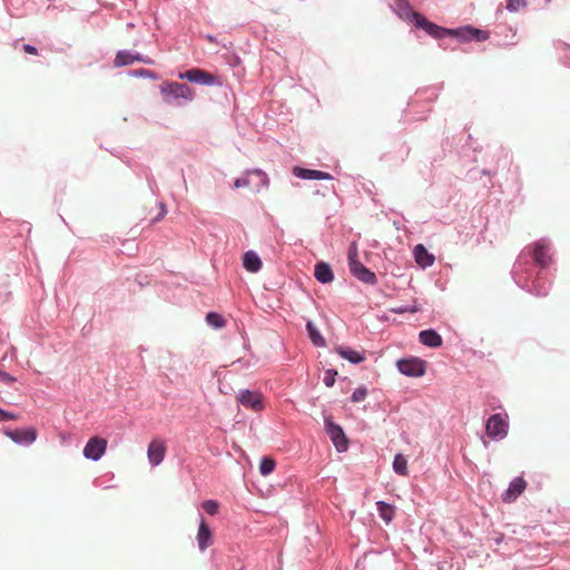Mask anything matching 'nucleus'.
<instances>
[{
    "label": "nucleus",
    "mask_w": 570,
    "mask_h": 570,
    "mask_svg": "<svg viewBox=\"0 0 570 570\" xmlns=\"http://www.w3.org/2000/svg\"><path fill=\"white\" fill-rule=\"evenodd\" d=\"M366 396H367V390L365 387H358L353 392L351 399L354 403H358V402L364 401Z\"/></svg>",
    "instance_id": "nucleus-31"
},
{
    "label": "nucleus",
    "mask_w": 570,
    "mask_h": 570,
    "mask_svg": "<svg viewBox=\"0 0 570 570\" xmlns=\"http://www.w3.org/2000/svg\"><path fill=\"white\" fill-rule=\"evenodd\" d=\"M308 337L311 342L317 347H324L326 345L325 338L322 336L320 331L316 328L312 321L306 324Z\"/></svg>",
    "instance_id": "nucleus-24"
},
{
    "label": "nucleus",
    "mask_w": 570,
    "mask_h": 570,
    "mask_svg": "<svg viewBox=\"0 0 570 570\" xmlns=\"http://www.w3.org/2000/svg\"><path fill=\"white\" fill-rule=\"evenodd\" d=\"M293 174L298 177V178H303V179H317V180H323V179H331L332 176L327 173H324V171H321V170H314V169H304V168H301V167H294L293 168Z\"/></svg>",
    "instance_id": "nucleus-18"
},
{
    "label": "nucleus",
    "mask_w": 570,
    "mask_h": 570,
    "mask_svg": "<svg viewBox=\"0 0 570 570\" xmlns=\"http://www.w3.org/2000/svg\"><path fill=\"white\" fill-rule=\"evenodd\" d=\"M203 509L210 515H215L218 512V502L215 500H206L202 503Z\"/></svg>",
    "instance_id": "nucleus-30"
},
{
    "label": "nucleus",
    "mask_w": 570,
    "mask_h": 570,
    "mask_svg": "<svg viewBox=\"0 0 570 570\" xmlns=\"http://www.w3.org/2000/svg\"><path fill=\"white\" fill-rule=\"evenodd\" d=\"M380 517L386 522H391L394 518V508L383 501L376 503Z\"/></svg>",
    "instance_id": "nucleus-26"
},
{
    "label": "nucleus",
    "mask_w": 570,
    "mask_h": 570,
    "mask_svg": "<svg viewBox=\"0 0 570 570\" xmlns=\"http://www.w3.org/2000/svg\"><path fill=\"white\" fill-rule=\"evenodd\" d=\"M206 38H207V40H208V41H210V42H214V41H215V38H214L213 36H207Z\"/></svg>",
    "instance_id": "nucleus-37"
},
{
    "label": "nucleus",
    "mask_w": 570,
    "mask_h": 570,
    "mask_svg": "<svg viewBox=\"0 0 570 570\" xmlns=\"http://www.w3.org/2000/svg\"><path fill=\"white\" fill-rule=\"evenodd\" d=\"M3 433L13 442L18 444H31L37 440V430L35 428L28 429H4Z\"/></svg>",
    "instance_id": "nucleus-9"
},
{
    "label": "nucleus",
    "mask_w": 570,
    "mask_h": 570,
    "mask_svg": "<svg viewBox=\"0 0 570 570\" xmlns=\"http://www.w3.org/2000/svg\"><path fill=\"white\" fill-rule=\"evenodd\" d=\"M23 50L26 53H29V55H37L38 51H37V48L31 46V45H23Z\"/></svg>",
    "instance_id": "nucleus-35"
},
{
    "label": "nucleus",
    "mask_w": 570,
    "mask_h": 570,
    "mask_svg": "<svg viewBox=\"0 0 570 570\" xmlns=\"http://www.w3.org/2000/svg\"><path fill=\"white\" fill-rule=\"evenodd\" d=\"M533 259L542 267H546L550 264L551 256L548 254V246L543 242L534 243Z\"/></svg>",
    "instance_id": "nucleus-17"
},
{
    "label": "nucleus",
    "mask_w": 570,
    "mask_h": 570,
    "mask_svg": "<svg viewBox=\"0 0 570 570\" xmlns=\"http://www.w3.org/2000/svg\"><path fill=\"white\" fill-rule=\"evenodd\" d=\"M139 73H140V75H146V76H149V77H153V72H151V71H149V70H141Z\"/></svg>",
    "instance_id": "nucleus-36"
},
{
    "label": "nucleus",
    "mask_w": 570,
    "mask_h": 570,
    "mask_svg": "<svg viewBox=\"0 0 570 570\" xmlns=\"http://www.w3.org/2000/svg\"><path fill=\"white\" fill-rule=\"evenodd\" d=\"M420 342L429 347H439L442 345V337L433 330L422 331L419 335Z\"/></svg>",
    "instance_id": "nucleus-22"
},
{
    "label": "nucleus",
    "mask_w": 570,
    "mask_h": 570,
    "mask_svg": "<svg viewBox=\"0 0 570 570\" xmlns=\"http://www.w3.org/2000/svg\"><path fill=\"white\" fill-rule=\"evenodd\" d=\"M267 184V177L262 170L247 171L234 181L235 188H247L253 193L259 191Z\"/></svg>",
    "instance_id": "nucleus-3"
},
{
    "label": "nucleus",
    "mask_w": 570,
    "mask_h": 570,
    "mask_svg": "<svg viewBox=\"0 0 570 570\" xmlns=\"http://www.w3.org/2000/svg\"><path fill=\"white\" fill-rule=\"evenodd\" d=\"M454 36L459 37L462 41H468L470 39H475L478 41H485L490 37L488 31L475 29L472 27L456 29L454 31Z\"/></svg>",
    "instance_id": "nucleus-14"
},
{
    "label": "nucleus",
    "mask_w": 570,
    "mask_h": 570,
    "mask_svg": "<svg viewBox=\"0 0 570 570\" xmlns=\"http://www.w3.org/2000/svg\"><path fill=\"white\" fill-rule=\"evenodd\" d=\"M507 415L500 413L491 415L485 424V433L492 440H501L508 435L509 423Z\"/></svg>",
    "instance_id": "nucleus-4"
},
{
    "label": "nucleus",
    "mask_w": 570,
    "mask_h": 570,
    "mask_svg": "<svg viewBox=\"0 0 570 570\" xmlns=\"http://www.w3.org/2000/svg\"><path fill=\"white\" fill-rule=\"evenodd\" d=\"M337 375V372L335 370H326L324 374L323 382L327 387H331L335 383V377Z\"/></svg>",
    "instance_id": "nucleus-32"
},
{
    "label": "nucleus",
    "mask_w": 570,
    "mask_h": 570,
    "mask_svg": "<svg viewBox=\"0 0 570 570\" xmlns=\"http://www.w3.org/2000/svg\"><path fill=\"white\" fill-rule=\"evenodd\" d=\"M19 415L0 409V421L18 420Z\"/></svg>",
    "instance_id": "nucleus-33"
},
{
    "label": "nucleus",
    "mask_w": 570,
    "mask_h": 570,
    "mask_svg": "<svg viewBox=\"0 0 570 570\" xmlns=\"http://www.w3.org/2000/svg\"><path fill=\"white\" fill-rule=\"evenodd\" d=\"M243 266L250 273H257L262 268V261L255 252L248 250L243 256Z\"/></svg>",
    "instance_id": "nucleus-20"
},
{
    "label": "nucleus",
    "mask_w": 570,
    "mask_h": 570,
    "mask_svg": "<svg viewBox=\"0 0 570 570\" xmlns=\"http://www.w3.org/2000/svg\"><path fill=\"white\" fill-rule=\"evenodd\" d=\"M178 77L180 79H186L190 82L200 83V85H205V86H212L215 83V80H216V77L214 75H212L210 72H208L206 70L198 69V68H193L185 72H181L178 75Z\"/></svg>",
    "instance_id": "nucleus-8"
},
{
    "label": "nucleus",
    "mask_w": 570,
    "mask_h": 570,
    "mask_svg": "<svg viewBox=\"0 0 570 570\" xmlns=\"http://www.w3.org/2000/svg\"><path fill=\"white\" fill-rule=\"evenodd\" d=\"M527 482L523 478L518 476L513 479L509 488L503 492L502 500L504 502H513L525 490Z\"/></svg>",
    "instance_id": "nucleus-13"
},
{
    "label": "nucleus",
    "mask_w": 570,
    "mask_h": 570,
    "mask_svg": "<svg viewBox=\"0 0 570 570\" xmlns=\"http://www.w3.org/2000/svg\"><path fill=\"white\" fill-rule=\"evenodd\" d=\"M135 61H142L145 63H153L151 59H145L140 55H134L130 51L122 50L119 51L115 58V66L122 67L131 65Z\"/></svg>",
    "instance_id": "nucleus-15"
},
{
    "label": "nucleus",
    "mask_w": 570,
    "mask_h": 570,
    "mask_svg": "<svg viewBox=\"0 0 570 570\" xmlns=\"http://www.w3.org/2000/svg\"><path fill=\"white\" fill-rule=\"evenodd\" d=\"M106 449L107 441L105 439L94 436L87 442L83 449V455L87 459L97 461L105 454Z\"/></svg>",
    "instance_id": "nucleus-10"
},
{
    "label": "nucleus",
    "mask_w": 570,
    "mask_h": 570,
    "mask_svg": "<svg viewBox=\"0 0 570 570\" xmlns=\"http://www.w3.org/2000/svg\"><path fill=\"white\" fill-rule=\"evenodd\" d=\"M275 469V461L272 458L265 456L259 464V471L263 475H268Z\"/></svg>",
    "instance_id": "nucleus-27"
},
{
    "label": "nucleus",
    "mask_w": 570,
    "mask_h": 570,
    "mask_svg": "<svg viewBox=\"0 0 570 570\" xmlns=\"http://www.w3.org/2000/svg\"><path fill=\"white\" fill-rule=\"evenodd\" d=\"M393 470L395 473L406 476L409 474L407 460L403 454H396L393 461Z\"/></svg>",
    "instance_id": "nucleus-25"
},
{
    "label": "nucleus",
    "mask_w": 570,
    "mask_h": 570,
    "mask_svg": "<svg viewBox=\"0 0 570 570\" xmlns=\"http://www.w3.org/2000/svg\"><path fill=\"white\" fill-rule=\"evenodd\" d=\"M397 368L406 376L420 377L425 373V362L419 357L402 358L397 361Z\"/></svg>",
    "instance_id": "nucleus-7"
},
{
    "label": "nucleus",
    "mask_w": 570,
    "mask_h": 570,
    "mask_svg": "<svg viewBox=\"0 0 570 570\" xmlns=\"http://www.w3.org/2000/svg\"><path fill=\"white\" fill-rule=\"evenodd\" d=\"M197 542L200 551L206 550L213 543V533L204 519L200 520L197 533Z\"/></svg>",
    "instance_id": "nucleus-16"
},
{
    "label": "nucleus",
    "mask_w": 570,
    "mask_h": 570,
    "mask_svg": "<svg viewBox=\"0 0 570 570\" xmlns=\"http://www.w3.org/2000/svg\"><path fill=\"white\" fill-rule=\"evenodd\" d=\"M206 321L210 326H213L215 328H219L225 325V321H224L223 316L220 314H217L214 312H210L207 314Z\"/></svg>",
    "instance_id": "nucleus-28"
},
{
    "label": "nucleus",
    "mask_w": 570,
    "mask_h": 570,
    "mask_svg": "<svg viewBox=\"0 0 570 570\" xmlns=\"http://www.w3.org/2000/svg\"><path fill=\"white\" fill-rule=\"evenodd\" d=\"M167 448L163 440L154 439L149 442L147 449V458L153 466L159 465L166 454Z\"/></svg>",
    "instance_id": "nucleus-11"
},
{
    "label": "nucleus",
    "mask_w": 570,
    "mask_h": 570,
    "mask_svg": "<svg viewBox=\"0 0 570 570\" xmlns=\"http://www.w3.org/2000/svg\"><path fill=\"white\" fill-rule=\"evenodd\" d=\"M527 6V0H509L507 3V9L511 12H517L521 9H524Z\"/></svg>",
    "instance_id": "nucleus-29"
},
{
    "label": "nucleus",
    "mask_w": 570,
    "mask_h": 570,
    "mask_svg": "<svg viewBox=\"0 0 570 570\" xmlns=\"http://www.w3.org/2000/svg\"><path fill=\"white\" fill-rule=\"evenodd\" d=\"M314 275L315 278L323 284L331 283L334 278L331 266L324 262H320L315 265Z\"/></svg>",
    "instance_id": "nucleus-21"
},
{
    "label": "nucleus",
    "mask_w": 570,
    "mask_h": 570,
    "mask_svg": "<svg viewBox=\"0 0 570 570\" xmlns=\"http://www.w3.org/2000/svg\"><path fill=\"white\" fill-rule=\"evenodd\" d=\"M238 402L246 409L261 411L263 409V396L258 392L243 390L237 396Z\"/></svg>",
    "instance_id": "nucleus-12"
},
{
    "label": "nucleus",
    "mask_w": 570,
    "mask_h": 570,
    "mask_svg": "<svg viewBox=\"0 0 570 570\" xmlns=\"http://www.w3.org/2000/svg\"><path fill=\"white\" fill-rule=\"evenodd\" d=\"M326 433L338 452H345L348 449V440L343 429L335 424L330 417L325 419Z\"/></svg>",
    "instance_id": "nucleus-6"
},
{
    "label": "nucleus",
    "mask_w": 570,
    "mask_h": 570,
    "mask_svg": "<svg viewBox=\"0 0 570 570\" xmlns=\"http://www.w3.org/2000/svg\"><path fill=\"white\" fill-rule=\"evenodd\" d=\"M348 264L351 273L357 277L361 282L366 284H375L376 276L373 272L366 268L361 262L357 259V249L355 245H352L348 250Z\"/></svg>",
    "instance_id": "nucleus-2"
},
{
    "label": "nucleus",
    "mask_w": 570,
    "mask_h": 570,
    "mask_svg": "<svg viewBox=\"0 0 570 570\" xmlns=\"http://www.w3.org/2000/svg\"><path fill=\"white\" fill-rule=\"evenodd\" d=\"M160 92L166 102H170V98L183 99L184 101H191L195 97V90L181 82H163Z\"/></svg>",
    "instance_id": "nucleus-1"
},
{
    "label": "nucleus",
    "mask_w": 570,
    "mask_h": 570,
    "mask_svg": "<svg viewBox=\"0 0 570 570\" xmlns=\"http://www.w3.org/2000/svg\"><path fill=\"white\" fill-rule=\"evenodd\" d=\"M336 353L353 364H358L365 360L362 353L350 347L338 346L336 347Z\"/></svg>",
    "instance_id": "nucleus-23"
},
{
    "label": "nucleus",
    "mask_w": 570,
    "mask_h": 570,
    "mask_svg": "<svg viewBox=\"0 0 570 570\" xmlns=\"http://www.w3.org/2000/svg\"><path fill=\"white\" fill-rule=\"evenodd\" d=\"M413 22L415 27L424 29L433 38L440 39L444 36H454V29H446L429 21L423 14L413 12Z\"/></svg>",
    "instance_id": "nucleus-5"
},
{
    "label": "nucleus",
    "mask_w": 570,
    "mask_h": 570,
    "mask_svg": "<svg viewBox=\"0 0 570 570\" xmlns=\"http://www.w3.org/2000/svg\"><path fill=\"white\" fill-rule=\"evenodd\" d=\"M415 262L423 268L431 266L434 263V256L428 249L419 244L414 247Z\"/></svg>",
    "instance_id": "nucleus-19"
},
{
    "label": "nucleus",
    "mask_w": 570,
    "mask_h": 570,
    "mask_svg": "<svg viewBox=\"0 0 570 570\" xmlns=\"http://www.w3.org/2000/svg\"><path fill=\"white\" fill-rule=\"evenodd\" d=\"M0 381L10 385L16 382V377H13L12 375H10L7 372L0 371Z\"/></svg>",
    "instance_id": "nucleus-34"
}]
</instances>
